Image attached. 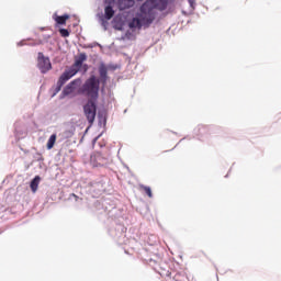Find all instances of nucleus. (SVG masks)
Returning <instances> with one entry per match:
<instances>
[{
  "mask_svg": "<svg viewBox=\"0 0 281 281\" xmlns=\"http://www.w3.org/2000/svg\"><path fill=\"white\" fill-rule=\"evenodd\" d=\"M85 60H87V54H79L70 69L64 71V74L59 77L57 81V92L63 89V86L65 85V82H67V80H71V78H74V76H76V74L80 71V67H82V63H85Z\"/></svg>",
  "mask_w": 281,
  "mask_h": 281,
  "instance_id": "nucleus-1",
  "label": "nucleus"
},
{
  "mask_svg": "<svg viewBox=\"0 0 281 281\" xmlns=\"http://www.w3.org/2000/svg\"><path fill=\"white\" fill-rule=\"evenodd\" d=\"M100 92V80L95 76H91L79 90V93L82 95H87L90 98L89 100H98V95Z\"/></svg>",
  "mask_w": 281,
  "mask_h": 281,
  "instance_id": "nucleus-2",
  "label": "nucleus"
},
{
  "mask_svg": "<svg viewBox=\"0 0 281 281\" xmlns=\"http://www.w3.org/2000/svg\"><path fill=\"white\" fill-rule=\"evenodd\" d=\"M140 13L138 14L142 24L145 27H150L153 25L155 19H157V12L154 11L153 7L150 5V1H145L139 9Z\"/></svg>",
  "mask_w": 281,
  "mask_h": 281,
  "instance_id": "nucleus-3",
  "label": "nucleus"
},
{
  "mask_svg": "<svg viewBox=\"0 0 281 281\" xmlns=\"http://www.w3.org/2000/svg\"><path fill=\"white\" fill-rule=\"evenodd\" d=\"M90 164L93 168H106V166L111 165V158L102 153H93L90 156Z\"/></svg>",
  "mask_w": 281,
  "mask_h": 281,
  "instance_id": "nucleus-4",
  "label": "nucleus"
},
{
  "mask_svg": "<svg viewBox=\"0 0 281 281\" xmlns=\"http://www.w3.org/2000/svg\"><path fill=\"white\" fill-rule=\"evenodd\" d=\"M95 101L97 100L89 99L83 105V113L90 125L95 122V115L98 113V105H95Z\"/></svg>",
  "mask_w": 281,
  "mask_h": 281,
  "instance_id": "nucleus-5",
  "label": "nucleus"
},
{
  "mask_svg": "<svg viewBox=\"0 0 281 281\" xmlns=\"http://www.w3.org/2000/svg\"><path fill=\"white\" fill-rule=\"evenodd\" d=\"M37 67L43 74H47V71L52 69V61H49V58L45 57L43 53H38Z\"/></svg>",
  "mask_w": 281,
  "mask_h": 281,
  "instance_id": "nucleus-6",
  "label": "nucleus"
},
{
  "mask_svg": "<svg viewBox=\"0 0 281 281\" xmlns=\"http://www.w3.org/2000/svg\"><path fill=\"white\" fill-rule=\"evenodd\" d=\"M150 1L149 5L151 7L153 11L159 10L160 12H164L166 8H168V0H146Z\"/></svg>",
  "mask_w": 281,
  "mask_h": 281,
  "instance_id": "nucleus-7",
  "label": "nucleus"
},
{
  "mask_svg": "<svg viewBox=\"0 0 281 281\" xmlns=\"http://www.w3.org/2000/svg\"><path fill=\"white\" fill-rule=\"evenodd\" d=\"M82 82L80 78L72 80L69 85L65 87L63 90L64 95H71L74 91H76V87H79V85Z\"/></svg>",
  "mask_w": 281,
  "mask_h": 281,
  "instance_id": "nucleus-8",
  "label": "nucleus"
},
{
  "mask_svg": "<svg viewBox=\"0 0 281 281\" xmlns=\"http://www.w3.org/2000/svg\"><path fill=\"white\" fill-rule=\"evenodd\" d=\"M108 74H109V70H108L106 66L104 64H101L99 66V75H100V78H101V82L103 85H106V80L109 79Z\"/></svg>",
  "mask_w": 281,
  "mask_h": 281,
  "instance_id": "nucleus-9",
  "label": "nucleus"
},
{
  "mask_svg": "<svg viewBox=\"0 0 281 281\" xmlns=\"http://www.w3.org/2000/svg\"><path fill=\"white\" fill-rule=\"evenodd\" d=\"M135 5V1L133 0H119V9L127 10V8H133Z\"/></svg>",
  "mask_w": 281,
  "mask_h": 281,
  "instance_id": "nucleus-10",
  "label": "nucleus"
},
{
  "mask_svg": "<svg viewBox=\"0 0 281 281\" xmlns=\"http://www.w3.org/2000/svg\"><path fill=\"white\" fill-rule=\"evenodd\" d=\"M69 19V14H64V15H54V21L56 22L57 25H66L67 21Z\"/></svg>",
  "mask_w": 281,
  "mask_h": 281,
  "instance_id": "nucleus-11",
  "label": "nucleus"
},
{
  "mask_svg": "<svg viewBox=\"0 0 281 281\" xmlns=\"http://www.w3.org/2000/svg\"><path fill=\"white\" fill-rule=\"evenodd\" d=\"M142 25H144L142 23V19L138 16V18H134L131 22H130V27L132 30L134 29H138V30H142Z\"/></svg>",
  "mask_w": 281,
  "mask_h": 281,
  "instance_id": "nucleus-12",
  "label": "nucleus"
},
{
  "mask_svg": "<svg viewBox=\"0 0 281 281\" xmlns=\"http://www.w3.org/2000/svg\"><path fill=\"white\" fill-rule=\"evenodd\" d=\"M41 183V176H35V178L31 181L30 188L32 192H36L38 190V184Z\"/></svg>",
  "mask_w": 281,
  "mask_h": 281,
  "instance_id": "nucleus-13",
  "label": "nucleus"
},
{
  "mask_svg": "<svg viewBox=\"0 0 281 281\" xmlns=\"http://www.w3.org/2000/svg\"><path fill=\"white\" fill-rule=\"evenodd\" d=\"M104 12H105V19L108 21H111V18L115 15V11L111 5L105 7Z\"/></svg>",
  "mask_w": 281,
  "mask_h": 281,
  "instance_id": "nucleus-14",
  "label": "nucleus"
},
{
  "mask_svg": "<svg viewBox=\"0 0 281 281\" xmlns=\"http://www.w3.org/2000/svg\"><path fill=\"white\" fill-rule=\"evenodd\" d=\"M56 144V134H52L47 142V149L52 150L54 148V145Z\"/></svg>",
  "mask_w": 281,
  "mask_h": 281,
  "instance_id": "nucleus-15",
  "label": "nucleus"
},
{
  "mask_svg": "<svg viewBox=\"0 0 281 281\" xmlns=\"http://www.w3.org/2000/svg\"><path fill=\"white\" fill-rule=\"evenodd\" d=\"M140 190H143L145 192V194H147V196L149 199H153V190L150 189V187H146L144 184L139 186Z\"/></svg>",
  "mask_w": 281,
  "mask_h": 281,
  "instance_id": "nucleus-16",
  "label": "nucleus"
},
{
  "mask_svg": "<svg viewBox=\"0 0 281 281\" xmlns=\"http://www.w3.org/2000/svg\"><path fill=\"white\" fill-rule=\"evenodd\" d=\"M59 34L60 36H63L64 38H67L69 36V31L67 29H60L59 30Z\"/></svg>",
  "mask_w": 281,
  "mask_h": 281,
  "instance_id": "nucleus-17",
  "label": "nucleus"
},
{
  "mask_svg": "<svg viewBox=\"0 0 281 281\" xmlns=\"http://www.w3.org/2000/svg\"><path fill=\"white\" fill-rule=\"evenodd\" d=\"M79 71H82V74H87V71H89V65L82 64L80 66V70Z\"/></svg>",
  "mask_w": 281,
  "mask_h": 281,
  "instance_id": "nucleus-18",
  "label": "nucleus"
},
{
  "mask_svg": "<svg viewBox=\"0 0 281 281\" xmlns=\"http://www.w3.org/2000/svg\"><path fill=\"white\" fill-rule=\"evenodd\" d=\"M191 8H194L196 0H188Z\"/></svg>",
  "mask_w": 281,
  "mask_h": 281,
  "instance_id": "nucleus-19",
  "label": "nucleus"
},
{
  "mask_svg": "<svg viewBox=\"0 0 281 281\" xmlns=\"http://www.w3.org/2000/svg\"><path fill=\"white\" fill-rule=\"evenodd\" d=\"M71 196H74L75 201H78V199H80L78 195H76V193H72Z\"/></svg>",
  "mask_w": 281,
  "mask_h": 281,
  "instance_id": "nucleus-20",
  "label": "nucleus"
},
{
  "mask_svg": "<svg viewBox=\"0 0 281 281\" xmlns=\"http://www.w3.org/2000/svg\"><path fill=\"white\" fill-rule=\"evenodd\" d=\"M137 1H143V0H137Z\"/></svg>",
  "mask_w": 281,
  "mask_h": 281,
  "instance_id": "nucleus-21",
  "label": "nucleus"
}]
</instances>
